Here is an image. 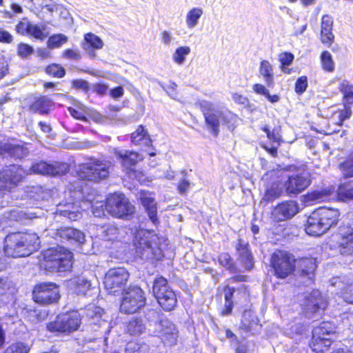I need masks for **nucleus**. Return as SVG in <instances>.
<instances>
[{
	"label": "nucleus",
	"mask_w": 353,
	"mask_h": 353,
	"mask_svg": "<svg viewBox=\"0 0 353 353\" xmlns=\"http://www.w3.org/2000/svg\"><path fill=\"white\" fill-rule=\"evenodd\" d=\"M43 256V266L52 273L68 272L72 267V253L63 247L51 248Z\"/></svg>",
	"instance_id": "5"
},
{
	"label": "nucleus",
	"mask_w": 353,
	"mask_h": 353,
	"mask_svg": "<svg viewBox=\"0 0 353 353\" xmlns=\"http://www.w3.org/2000/svg\"><path fill=\"white\" fill-rule=\"evenodd\" d=\"M83 314L90 324L101 325L105 321L101 319L103 310L94 304L88 305L84 310Z\"/></svg>",
	"instance_id": "29"
},
{
	"label": "nucleus",
	"mask_w": 353,
	"mask_h": 353,
	"mask_svg": "<svg viewBox=\"0 0 353 353\" xmlns=\"http://www.w3.org/2000/svg\"><path fill=\"white\" fill-rule=\"evenodd\" d=\"M134 206L128 201L125 195L123 194L122 201H121L120 207L117 211H114V216L121 218L128 216L134 212Z\"/></svg>",
	"instance_id": "40"
},
{
	"label": "nucleus",
	"mask_w": 353,
	"mask_h": 353,
	"mask_svg": "<svg viewBox=\"0 0 353 353\" xmlns=\"http://www.w3.org/2000/svg\"><path fill=\"white\" fill-rule=\"evenodd\" d=\"M29 351L30 347L28 345L21 342H17L12 343L7 347L3 353H28Z\"/></svg>",
	"instance_id": "50"
},
{
	"label": "nucleus",
	"mask_w": 353,
	"mask_h": 353,
	"mask_svg": "<svg viewBox=\"0 0 353 353\" xmlns=\"http://www.w3.org/2000/svg\"><path fill=\"white\" fill-rule=\"evenodd\" d=\"M46 25L43 24L41 26L31 23L30 27V32H28L29 36H32L35 39L43 40L46 38L49 32L46 31Z\"/></svg>",
	"instance_id": "44"
},
{
	"label": "nucleus",
	"mask_w": 353,
	"mask_h": 353,
	"mask_svg": "<svg viewBox=\"0 0 353 353\" xmlns=\"http://www.w3.org/2000/svg\"><path fill=\"white\" fill-rule=\"evenodd\" d=\"M154 332L165 344L169 345L175 344L178 337V332L174 325L167 319L155 324Z\"/></svg>",
	"instance_id": "18"
},
{
	"label": "nucleus",
	"mask_w": 353,
	"mask_h": 353,
	"mask_svg": "<svg viewBox=\"0 0 353 353\" xmlns=\"http://www.w3.org/2000/svg\"><path fill=\"white\" fill-rule=\"evenodd\" d=\"M259 325V319L252 310H245L241 320V328L245 332L256 330Z\"/></svg>",
	"instance_id": "34"
},
{
	"label": "nucleus",
	"mask_w": 353,
	"mask_h": 353,
	"mask_svg": "<svg viewBox=\"0 0 353 353\" xmlns=\"http://www.w3.org/2000/svg\"><path fill=\"white\" fill-rule=\"evenodd\" d=\"M300 305L308 318L318 310H323L327 305V301L322 296L318 290H313L311 292H305L300 299Z\"/></svg>",
	"instance_id": "15"
},
{
	"label": "nucleus",
	"mask_w": 353,
	"mask_h": 353,
	"mask_svg": "<svg viewBox=\"0 0 353 353\" xmlns=\"http://www.w3.org/2000/svg\"><path fill=\"white\" fill-rule=\"evenodd\" d=\"M63 57L70 60L78 61L81 56L78 50L67 49L63 52Z\"/></svg>",
	"instance_id": "62"
},
{
	"label": "nucleus",
	"mask_w": 353,
	"mask_h": 353,
	"mask_svg": "<svg viewBox=\"0 0 353 353\" xmlns=\"http://www.w3.org/2000/svg\"><path fill=\"white\" fill-rule=\"evenodd\" d=\"M114 154L129 176L136 177L135 165L143 159L141 155L136 152L120 148H114Z\"/></svg>",
	"instance_id": "16"
},
{
	"label": "nucleus",
	"mask_w": 353,
	"mask_h": 353,
	"mask_svg": "<svg viewBox=\"0 0 353 353\" xmlns=\"http://www.w3.org/2000/svg\"><path fill=\"white\" fill-rule=\"evenodd\" d=\"M123 199V194L114 193L110 194L106 199L105 209L107 212L114 216V211L120 207L121 201Z\"/></svg>",
	"instance_id": "37"
},
{
	"label": "nucleus",
	"mask_w": 353,
	"mask_h": 353,
	"mask_svg": "<svg viewBox=\"0 0 353 353\" xmlns=\"http://www.w3.org/2000/svg\"><path fill=\"white\" fill-rule=\"evenodd\" d=\"M81 323V314L74 311L69 314L58 316L55 321L50 322L48 330L51 332L70 333L77 330Z\"/></svg>",
	"instance_id": "11"
},
{
	"label": "nucleus",
	"mask_w": 353,
	"mask_h": 353,
	"mask_svg": "<svg viewBox=\"0 0 353 353\" xmlns=\"http://www.w3.org/2000/svg\"><path fill=\"white\" fill-rule=\"evenodd\" d=\"M46 72L47 74L57 78H61L65 74V69L62 66L56 63L48 65L46 68Z\"/></svg>",
	"instance_id": "53"
},
{
	"label": "nucleus",
	"mask_w": 353,
	"mask_h": 353,
	"mask_svg": "<svg viewBox=\"0 0 353 353\" xmlns=\"http://www.w3.org/2000/svg\"><path fill=\"white\" fill-rule=\"evenodd\" d=\"M27 143L21 142H1L0 154L15 159H21L29 154V149L27 148Z\"/></svg>",
	"instance_id": "20"
},
{
	"label": "nucleus",
	"mask_w": 353,
	"mask_h": 353,
	"mask_svg": "<svg viewBox=\"0 0 353 353\" xmlns=\"http://www.w3.org/2000/svg\"><path fill=\"white\" fill-rule=\"evenodd\" d=\"M122 294L123 296L120 305L122 312L134 314L145 304L143 291L138 286H130Z\"/></svg>",
	"instance_id": "10"
},
{
	"label": "nucleus",
	"mask_w": 353,
	"mask_h": 353,
	"mask_svg": "<svg viewBox=\"0 0 353 353\" xmlns=\"http://www.w3.org/2000/svg\"><path fill=\"white\" fill-rule=\"evenodd\" d=\"M68 40V37L63 34H53L50 36L48 40V46L51 49L60 48L63 44L65 43Z\"/></svg>",
	"instance_id": "45"
},
{
	"label": "nucleus",
	"mask_w": 353,
	"mask_h": 353,
	"mask_svg": "<svg viewBox=\"0 0 353 353\" xmlns=\"http://www.w3.org/2000/svg\"><path fill=\"white\" fill-rule=\"evenodd\" d=\"M307 87V79L305 76L299 77L295 83V91L297 94H303Z\"/></svg>",
	"instance_id": "61"
},
{
	"label": "nucleus",
	"mask_w": 353,
	"mask_h": 353,
	"mask_svg": "<svg viewBox=\"0 0 353 353\" xmlns=\"http://www.w3.org/2000/svg\"><path fill=\"white\" fill-rule=\"evenodd\" d=\"M54 238L62 242L68 241L73 245H81L85 241V236L83 232L70 227L58 229L55 233Z\"/></svg>",
	"instance_id": "21"
},
{
	"label": "nucleus",
	"mask_w": 353,
	"mask_h": 353,
	"mask_svg": "<svg viewBox=\"0 0 353 353\" xmlns=\"http://www.w3.org/2000/svg\"><path fill=\"white\" fill-rule=\"evenodd\" d=\"M337 194L343 201L353 200V180L341 183L338 188Z\"/></svg>",
	"instance_id": "36"
},
{
	"label": "nucleus",
	"mask_w": 353,
	"mask_h": 353,
	"mask_svg": "<svg viewBox=\"0 0 353 353\" xmlns=\"http://www.w3.org/2000/svg\"><path fill=\"white\" fill-rule=\"evenodd\" d=\"M34 52L33 48L25 43H20L17 46V54L22 59L27 58Z\"/></svg>",
	"instance_id": "56"
},
{
	"label": "nucleus",
	"mask_w": 353,
	"mask_h": 353,
	"mask_svg": "<svg viewBox=\"0 0 353 353\" xmlns=\"http://www.w3.org/2000/svg\"><path fill=\"white\" fill-rule=\"evenodd\" d=\"M152 292L159 304L164 310L171 311L176 307V296L168 286V281L165 278L159 277L154 280Z\"/></svg>",
	"instance_id": "8"
},
{
	"label": "nucleus",
	"mask_w": 353,
	"mask_h": 353,
	"mask_svg": "<svg viewBox=\"0 0 353 353\" xmlns=\"http://www.w3.org/2000/svg\"><path fill=\"white\" fill-rule=\"evenodd\" d=\"M14 290L8 278H0V304H6L11 301Z\"/></svg>",
	"instance_id": "31"
},
{
	"label": "nucleus",
	"mask_w": 353,
	"mask_h": 353,
	"mask_svg": "<svg viewBox=\"0 0 353 353\" xmlns=\"http://www.w3.org/2000/svg\"><path fill=\"white\" fill-rule=\"evenodd\" d=\"M299 211V204L295 201H286L274 207L272 218L276 221H283L294 216Z\"/></svg>",
	"instance_id": "19"
},
{
	"label": "nucleus",
	"mask_w": 353,
	"mask_h": 353,
	"mask_svg": "<svg viewBox=\"0 0 353 353\" xmlns=\"http://www.w3.org/2000/svg\"><path fill=\"white\" fill-rule=\"evenodd\" d=\"M321 61L323 68L327 72H332L334 70V63L332 55L328 51H324L321 55Z\"/></svg>",
	"instance_id": "51"
},
{
	"label": "nucleus",
	"mask_w": 353,
	"mask_h": 353,
	"mask_svg": "<svg viewBox=\"0 0 353 353\" xmlns=\"http://www.w3.org/2000/svg\"><path fill=\"white\" fill-rule=\"evenodd\" d=\"M131 141L134 144L142 146H149L152 143L150 135L141 125L131 134Z\"/></svg>",
	"instance_id": "32"
},
{
	"label": "nucleus",
	"mask_w": 353,
	"mask_h": 353,
	"mask_svg": "<svg viewBox=\"0 0 353 353\" xmlns=\"http://www.w3.org/2000/svg\"><path fill=\"white\" fill-rule=\"evenodd\" d=\"M33 299L41 305L56 303L60 298L59 286L52 282H43L35 285Z\"/></svg>",
	"instance_id": "12"
},
{
	"label": "nucleus",
	"mask_w": 353,
	"mask_h": 353,
	"mask_svg": "<svg viewBox=\"0 0 353 353\" xmlns=\"http://www.w3.org/2000/svg\"><path fill=\"white\" fill-rule=\"evenodd\" d=\"M259 73L263 77L268 87L274 85L273 68L268 60H263L260 63Z\"/></svg>",
	"instance_id": "35"
},
{
	"label": "nucleus",
	"mask_w": 353,
	"mask_h": 353,
	"mask_svg": "<svg viewBox=\"0 0 353 353\" xmlns=\"http://www.w3.org/2000/svg\"><path fill=\"white\" fill-rule=\"evenodd\" d=\"M190 53V48L188 46H182L176 49L172 55L174 61L179 64H183L185 57Z\"/></svg>",
	"instance_id": "46"
},
{
	"label": "nucleus",
	"mask_w": 353,
	"mask_h": 353,
	"mask_svg": "<svg viewBox=\"0 0 353 353\" xmlns=\"http://www.w3.org/2000/svg\"><path fill=\"white\" fill-rule=\"evenodd\" d=\"M39 238L35 233L13 232L4 239L3 250L8 256L26 257L39 247Z\"/></svg>",
	"instance_id": "2"
},
{
	"label": "nucleus",
	"mask_w": 353,
	"mask_h": 353,
	"mask_svg": "<svg viewBox=\"0 0 353 353\" xmlns=\"http://www.w3.org/2000/svg\"><path fill=\"white\" fill-rule=\"evenodd\" d=\"M146 327L143 321L139 319H134L129 321L127 330L131 335H140L143 333Z\"/></svg>",
	"instance_id": "42"
},
{
	"label": "nucleus",
	"mask_w": 353,
	"mask_h": 353,
	"mask_svg": "<svg viewBox=\"0 0 353 353\" xmlns=\"http://www.w3.org/2000/svg\"><path fill=\"white\" fill-rule=\"evenodd\" d=\"M129 279L128 270L121 267L111 268L105 274L104 285L109 294L119 295L125 291Z\"/></svg>",
	"instance_id": "9"
},
{
	"label": "nucleus",
	"mask_w": 353,
	"mask_h": 353,
	"mask_svg": "<svg viewBox=\"0 0 353 353\" xmlns=\"http://www.w3.org/2000/svg\"><path fill=\"white\" fill-rule=\"evenodd\" d=\"M283 192V185L279 181L273 182L267 187L261 203H268L279 198Z\"/></svg>",
	"instance_id": "30"
},
{
	"label": "nucleus",
	"mask_w": 353,
	"mask_h": 353,
	"mask_svg": "<svg viewBox=\"0 0 353 353\" xmlns=\"http://www.w3.org/2000/svg\"><path fill=\"white\" fill-rule=\"evenodd\" d=\"M5 216L10 220L12 221H21L24 218L29 219V216H28L27 214L25 213L23 211L19 210L18 209H12L10 210L9 212H7L5 213ZM31 217H30V219Z\"/></svg>",
	"instance_id": "57"
},
{
	"label": "nucleus",
	"mask_w": 353,
	"mask_h": 353,
	"mask_svg": "<svg viewBox=\"0 0 353 353\" xmlns=\"http://www.w3.org/2000/svg\"><path fill=\"white\" fill-rule=\"evenodd\" d=\"M271 263L275 274L279 278H286L294 270V257L283 251L274 252L272 254Z\"/></svg>",
	"instance_id": "14"
},
{
	"label": "nucleus",
	"mask_w": 353,
	"mask_h": 353,
	"mask_svg": "<svg viewBox=\"0 0 353 353\" xmlns=\"http://www.w3.org/2000/svg\"><path fill=\"white\" fill-rule=\"evenodd\" d=\"M236 251L239 260L246 270H250L254 265L253 257L249 249V244L244 240L239 239L236 245Z\"/></svg>",
	"instance_id": "25"
},
{
	"label": "nucleus",
	"mask_w": 353,
	"mask_h": 353,
	"mask_svg": "<svg viewBox=\"0 0 353 353\" xmlns=\"http://www.w3.org/2000/svg\"><path fill=\"white\" fill-rule=\"evenodd\" d=\"M341 170L344 176H353V154L341 165Z\"/></svg>",
	"instance_id": "55"
},
{
	"label": "nucleus",
	"mask_w": 353,
	"mask_h": 353,
	"mask_svg": "<svg viewBox=\"0 0 353 353\" xmlns=\"http://www.w3.org/2000/svg\"><path fill=\"white\" fill-rule=\"evenodd\" d=\"M321 25V42L330 46L333 43L334 39V36L332 33V18L327 14L323 15L322 17Z\"/></svg>",
	"instance_id": "27"
},
{
	"label": "nucleus",
	"mask_w": 353,
	"mask_h": 353,
	"mask_svg": "<svg viewBox=\"0 0 353 353\" xmlns=\"http://www.w3.org/2000/svg\"><path fill=\"white\" fill-rule=\"evenodd\" d=\"M84 39L86 44L94 49H101L103 46V41L96 34L89 32L85 34Z\"/></svg>",
	"instance_id": "49"
},
{
	"label": "nucleus",
	"mask_w": 353,
	"mask_h": 353,
	"mask_svg": "<svg viewBox=\"0 0 353 353\" xmlns=\"http://www.w3.org/2000/svg\"><path fill=\"white\" fill-rule=\"evenodd\" d=\"M69 170L68 163L54 161L52 163H48L46 161H40L34 163L29 170V174L32 173L40 174H49L52 176L63 175Z\"/></svg>",
	"instance_id": "17"
},
{
	"label": "nucleus",
	"mask_w": 353,
	"mask_h": 353,
	"mask_svg": "<svg viewBox=\"0 0 353 353\" xmlns=\"http://www.w3.org/2000/svg\"><path fill=\"white\" fill-rule=\"evenodd\" d=\"M157 240V236L148 230L141 229L136 231L133 240L136 253L142 259H160L162 253Z\"/></svg>",
	"instance_id": "6"
},
{
	"label": "nucleus",
	"mask_w": 353,
	"mask_h": 353,
	"mask_svg": "<svg viewBox=\"0 0 353 353\" xmlns=\"http://www.w3.org/2000/svg\"><path fill=\"white\" fill-rule=\"evenodd\" d=\"M293 59L294 55L290 52H284L279 55V61H281L282 67L290 65Z\"/></svg>",
	"instance_id": "63"
},
{
	"label": "nucleus",
	"mask_w": 353,
	"mask_h": 353,
	"mask_svg": "<svg viewBox=\"0 0 353 353\" xmlns=\"http://www.w3.org/2000/svg\"><path fill=\"white\" fill-rule=\"evenodd\" d=\"M92 212L94 216L101 217L105 216L107 210L105 209V203L97 201L92 205Z\"/></svg>",
	"instance_id": "59"
},
{
	"label": "nucleus",
	"mask_w": 353,
	"mask_h": 353,
	"mask_svg": "<svg viewBox=\"0 0 353 353\" xmlns=\"http://www.w3.org/2000/svg\"><path fill=\"white\" fill-rule=\"evenodd\" d=\"M323 228V224H322V222L319 220L314 210L307 218L305 225L306 233L311 236H318L326 232Z\"/></svg>",
	"instance_id": "28"
},
{
	"label": "nucleus",
	"mask_w": 353,
	"mask_h": 353,
	"mask_svg": "<svg viewBox=\"0 0 353 353\" xmlns=\"http://www.w3.org/2000/svg\"><path fill=\"white\" fill-rule=\"evenodd\" d=\"M203 13V10L200 8H194L189 10L185 17L187 26L189 28H193L196 27Z\"/></svg>",
	"instance_id": "38"
},
{
	"label": "nucleus",
	"mask_w": 353,
	"mask_h": 353,
	"mask_svg": "<svg viewBox=\"0 0 353 353\" xmlns=\"http://www.w3.org/2000/svg\"><path fill=\"white\" fill-rule=\"evenodd\" d=\"M316 268L315 260L312 258L301 259L298 262V271L301 272V277L304 280L305 285L313 283L314 272Z\"/></svg>",
	"instance_id": "23"
},
{
	"label": "nucleus",
	"mask_w": 353,
	"mask_h": 353,
	"mask_svg": "<svg viewBox=\"0 0 353 353\" xmlns=\"http://www.w3.org/2000/svg\"><path fill=\"white\" fill-rule=\"evenodd\" d=\"M28 174L29 172L16 164L3 166L0 170V208L7 205L10 194Z\"/></svg>",
	"instance_id": "3"
},
{
	"label": "nucleus",
	"mask_w": 353,
	"mask_h": 353,
	"mask_svg": "<svg viewBox=\"0 0 353 353\" xmlns=\"http://www.w3.org/2000/svg\"><path fill=\"white\" fill-rule=\"evenodd\" d=\"M310 183V172L304 169H299L288 176L284 187L288 195H296L304 191Z\"/></svg>",
	"instance_id": "13"
},
{
	"label": "nucleus",
	"mask_w": 353,
	"mask_h": 353,
	"mask_svg": "<svg viewBox=\"0 0 353 353\" xmlns=\"http://www.w3.org/2000/svg\"><path fill=\"white\" fill-rule=\"evenodd\" d=\"M340 91L343 93V97L348 103H353V86L350 85L346 81L340 83Z\"/></svg>",
	"instance_id": "48"
},
{
	"label": "nucleus",
	"mask_w": 353,
	"mask_h": 353,
	"mask_svg": "<svg viewBox=\"0 0 353 353\" xmlns=\"http://www.w3.org/2000/svg\"><path fill=\"white\" fill-rule=\"evenodd\" d=\"M30 25L31 23L26 18H23L21 21L17 24L15 30L19 34L28 35L30 32Z\"/></svg>",
	"instance_id": "60"
},
{
	"label": "nucleus",
	"mask_w": 353,
	"mask_h": 353,
	"mask_svg": "<svg viewBox=\"0 0 353 353\" xmlns=\"http://www.w3.org/2000/svg\"><path fill=\"white\" fill-rule=\"evenodd\" d=\"M46 194L43 192L41 187L32 186L28 188L27 196L34 201L44 199Z\"/></svg>",
	"instance_id": "54"
},
{
	"label": "nucleus",
	"mask_w": 353,
	"mask_h": 353,
	"mask_svg": "<svg viewBox=\"0 0 353 353\" xmlns=\"http://www.w3.org/2000/svg\"><path fill=\"white\" fill-rule=\"evenodd\" d=\"M352 114V111L350 108H345L343 110H341L339 112H335L332 118L333 119H337V123L339 125H342L343 122L349 119Z\"/></svg>",
	"instance_id": "58"
},
{
	"label": "nucleus",
	"mask_w": 353,
	"mask_h": 353,
	"mask_svg": "<svg viewBox=\"0 0 353 353\" xmlns=\"http://www.w3.org/2000/svg\"><path fill=\"white\" fill-rule=\"evenodd\" d=\"M335 333L336 327L333 323L328 321L321 323L313 329L310 347L316 352H323L331 345Z\"/></svg>",
	"instance_id": "7"
},
{
	"label": "nucleus",
	"mask_w": 353,
	"mask_h": 353,
	"mask_svg": "<svg viewBox=\"0 0 353 353\" xmlns=\"http://www.w3.org/2000/svg\"><path fill=\"white\" fill-rule=\"evenodd\" d=\"M331 193L332 192L329 189L317 190L309 194L308 198L311 201H323L330 197Z\"/></svg>",
	"instance_id": "47"
},
{
	"label": "nucleus",
	"mask_w": 353,
	"mask_h": 353,
	"mask_svg": "<svg viewBox=\"0 0 353 353\" xmlns=\"http://www.w3.org/2000/svg\"><path fill=\"white\" fill-rule=\"evenodd\" d=\"M199 105L206 128L214 137H218L221 125L230 131H233L236 127L239 117L228 108L216 106L208 101H201Z\"/></svg>",
	"instance_id": "1"
},
{
	"label": "nucleus",
	"mask_w": 353,
	"mask_h": 353,
	"mask_svg": "<svg viewBox=\"0 0 353 353\" xmlns=\"http://www.w3.org/2000/svg\"><path fill=\"white\" fill-rule=\"evenodd\" d=\"M342 236L339 249L342 255H353V224L343 226L341 229Z\"/></svg>",
	"instance_id": "22"
},
{
	"label": "nucleus",
	"mask_w": 353,
	"mask_h": 353,
	"mask_svg": "<svg viewBox=\"0 0 353 353\" xmlns=\"http://www.w3.org/2000/svg\"><path fill=\"white\" fill-rule=\"evenodd\" d=\"M101 236L106 241L117 239L119 234V228L112 224H106L101 228Z\"/></svg>",
	"instance_id": "41"
},
{
	"label": "nucleus",
	"mask_w": 353,
	"mask_h": 353,
	"mask_svg": "<svg viewBox=\"0 0 353 353\" xmlns=\"http://www.w3.org/2000/svg\"><path fill=\"white\" fill-rule=\"evenodd\" d=\"M149 346L147 344L129 343L125 348L126 353H148Z\"/></svg>",
	"instance_id": "52"
},
{
	"label": "nucleus",
	"mask_w": 353,
	"mask_h": 353,
	"mask_svg": "<svg viewBox=\"0 0 353 353\" xmlns=\"http://www.w3.org/2000/svg\"><path fill=\"white\" fill-rule=\"evenodd\" d=\"M219 263L228 270L231 273H236L238 272V268L233 262V259L228 253L223 252L219 256Z\"/></svg>",
	"instance_id": "43"
},
{
	"label": "nucleus",
	"mask_w": 353,
	"mask_h": 353,
	"mask_svg": "<svg viewBox=\"0 0 353 353\" xmlns=\"http://www.w3.org/2000/svg\"><path fill=\"white\" fill-rule=\"evenodd\" d=\"M113 164L109 160L90 158L79 165L77 174L81 179L98 183L109 176Z\"/></svg>",
	"instance_id": "4"
},
{
	"label": "nucleus",
	"mask_w": 353,
	"mask_h": 353,
	"mask_svg": "<svg viewBox=\"0 0 353 353\" xmlns=\"http://www.w3.org/2000/svg\"><path fill=\"white\" fill-rule=\"evenodd\" d=\"M140 199L151 221L154 224L157 223L159 222V219L157 214V203L155 202L154 194L148 192H142L141 194Z\"/></svg>",
	"instance_id": "26"
},
{
	"label": "nucleus",
	"mask_w": 353,
	"mask_h": 353,
	"mask_svg": "<svg viewBox=\"0 0 353 353\" xmlns=\"http://www.w3.org/2000/svg\"><path fill=\"white\" fill-rule=\"evenodd\" d=\"M341 297L347 303H353V284L350 285L341 294Z\"/></svg>",
	"instance_id": "64"
},
{
	"label": "nucleus",
	"mask_w": 353,
	"mask_h": 353,
	"mask_svg": "<svg viewBox=\"0 0 353 353\" xmlns=\"http://www.w3.org/2000/svg\"><path fill=\"white\" fill-rule=\"evenodd\" d=\"M317 216L319 218L323 228L327 232L331 227L335 225L339 217V212L337 209L319 208L315 210Z\"/></svg>",
	"instance_id": "24"
},
{
	"label": "nucleus",
	"mask_w": 353,
	"mask_h": 353,
	"mask_svg": "<svg viewBox=\"0 0 353 353\" xmlns=\"http://www.w3.org/2000/svg\"><path fill=\"white\" fill-rule=\"evenodd\" d=\"M72 283L76 286L77 294L80 295H85L92 286L91 281L83 276L74 279Z\"/></svg>",
	"instance_id": "39"
},
{
	"label": "nucleus",
	"mask_w": 353,
	"mask_h": 353,
	"mask_svg": "<svg viewBox=\"0 0 353 353\" xmlns=\"http://www.w3.org/2000/svg\"><path fill=\"white\" fill-rule=\"evenodd\" d=\"M52 102L46 97H42L32 103L30 107V111L40 114H46L50 111Z\"/></svg>",
	"instance_id": "33"
}]
</instances>
